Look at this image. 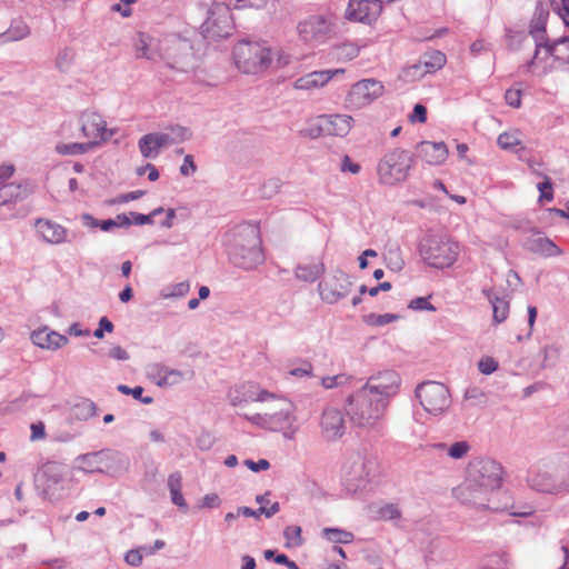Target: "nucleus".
<instances>
[{
    "instance_id": "nucleus-59",
    "label": "nucleus",
    "mask_w": 569,
    "mask_h": 569,
    "mask_svg": "<svg viewBox=\"0 0 569 569\" xmlns=\"http://www.w3.org/2000/svg\"><path fill=\"white\" fill-rule=\"evenodd\" d=\"M312 372V365L310 362H305L302 367L296 368L289 371V373L293 377H305L310 376Z\"/></svg>"
},
{
    "instance_id": "nucleus-20",
    "label": "nucleus",
    "mask_w": 569,
    "mask_h": 569,
    "mask_svg": "<svg viewBox=\"0 0 569 569\" xmlns=\"http://www.w3.org/2000/svg\"><path fill=\"white\" fill-rule=\"evenodd\" d=\"M298 33L305 41H316L322 39L329 31L327 20L321 16H311L300 21Z\"/></svg>"
},
{
    "instance_id": "nucleus-21",
    "label": "nucleus",
    "mask_w": 569,
    "mask_h": 569,
    "mask_svg": "<svg viewBox=\"0 0 569 569\" xmlns=\"http://www.w3.org/2000/svg\"><path fill=\"white\" fill-rule=\"evenodd\" d=\"M31 340L37 347L47 350H57L66 346L69 341L66 336L50 330L48 327L32 331Z\"/></svg>"
},
{
    "instance_id": "nucleus-1",
    "label": "nucleus",
    "mask_w": 569,
    "mask_h": 569,
    "mask_svg": "<svg viewBox=\"0 0 569 569\" xmlns=\"http://www.w3.org/2000/svg\"><path fill=\"white\" fill-rule=\"evenodd\" d=\"M226 247L231 261L243 269H252L264 260L260 230L257 224L243 223L226 236Z\"/></svg>"
},
{
    "instance_id": "nucleus-58",
    "label": "nucleus",
    "mask_w": 569,
    "mask_h": 569,
    "mask_svg": "<svg viewBox=\"0 0 569 569\" xmlns=\"http://www.w3.org/2000/svg\"><path fill=\"white\" fill-rule=\"evenodd\" d=\"M168 487L170 492L181 490L182 481H181V475L176 472L169 476L168 478Z\"/></svg>"
},
{
    "instance_id": "nucleus-27",
    "label": "nucleus",
    "mask_w": 569,
    "mask_h": 569,
    "mask_svg": "<svg viewBox=\"0 0 569 569\" xmlns=\"http://www.w3.org/2000/svg\"><path fill=\"white\" fill-rule=\"evenodd\" d=\"M526 248L538 256L556 257L562 254V250L549 238L536 236L528 239Z\"/></svg>"
},
{
    "instance_id": "nucleus-3",
    "label": "nucleus",
    "mask_w": 569,
    "mask_h": 569,
    "mask_svg": "<svg viewBox=\"0 0 569 569\" xmlns=\"http://www.w3.org/2000/svg\"><path fill=\"white\" fill-rule=\"evenodd\" d=\"M501 485V467L491 460L470 463L466 482L457 489V495L466 502L480 503L479 495H487Z\"/></svg>"
},
{
    "instance_id": "nucleus-2",
    "label": "nucleus",
    "mask_w": 569,
    "mask_h": 569,
    "mask_svg": "<svg viewBox=\"0 0 569 569\" xmlns=\"http://www.w3.org/2000/svg\"><path fill=\"white\" fill-rule=\"evenodd\" d=\"M388 401L360 389L348 399L347 413L355 427L381 433Z\"/></svg>"
},
{
    "instance_id": "nucleus-25",
    "label": "nucleus",
    "mask_w": 569,
    "mask_h": 569,
    "mask_svg": "<svg viewBox=\"0 0 569 569\" xmlns=\"http://www.w3.org/2000/svg\"><path fill=\"white\" fill-rule=\"evenodd\" d=\"M36 230L44 241L52 244L62 243L67 239L66 228L48 219H38Z\"/></svg>"
},
{
    "instance_id": "nucleus-9",
    "label": "nucleus",
    "mask_w": 569,
    "mask_h": 569,
    "mask_svg": "<svg viewBox=\"0 0 569 569\" xmlns=\"http://www.w3.org/2000/svg\"><path fill=\"white\" fill-rule=\"evenodd\" d=\"M201 29L202 33L210 39L228 37L233 29L230 8L224 3H214Z\"/></svg>"
},
{
    "instance_id": "nucleus-32",
    "label": "nucleus",
    "mask_w": 569,
    "mask_h": 569,
    "mask_svg": "<svg viewBox=\"0 0 569 569\" xmlns=\"http://www.w3.org/2000/svg\"><path fill=\"white\" fill-rule=\"evenodd\" d=\"M493 309V320L497 323L503 322L509 315V302L503 298L496 297L491 300Z\"/></svg>"
},
{
    "instance_id": "nucleus-52",
    "label": "nucleus",
    "mask_w": 569,
    "mask_h": 569,
    "mask_svg": "<svg viewBox=\"0 0 569 569\" xmlns=\"http://www.w3.org/2000/svg\"><path fill=\"white\" fill-rule=\"evenodd\" d=\"M142 553L140 549L130 550L126 553L124 560L130 566H139L142 562Z\"/></svg>"
},
{
    "instance_id": "nucleus-15",
    "label": "nucleus",
    "mask_w": 569,
    "mask_h": 569,
    "mask_svg": "<svg viewBox=\"0 0 569 569\" xmlns=\"http://www.w3.org/2000/svg\"><path fill=\"white\" fill-rule=\"evenodd\" d=\"M559 67L549 48V42L538 44L535 54L526 64V71L533 77H545L550 72L558 70Z\"/></svg>"
},
{
    "instance_id": "nucleus-8",
    "label": "nucleus",
    "mask_w": 569,
    "mask_h": 569,
    "mask_svg": "<svg viewBox=\"0 0 569 569\" xmlns=\"http://www.w3.org/2000/svg\"><path fill=\"white\" fill-rule=\"evenodd\" d=\"M417 397L425 410L431 415L442 413L450 406L449 390L441 382L428 381L420 385Z\"/></svg>"
},
{
    "instance_id": "nucleus-37",
    "label": "nucleus",
    "mask_w": 569,
    "mask_h": 569,
    "mask_svg": "<svg viewBox=\"0 0 569 569\" xmlns=\"http://www.w3.org/2000/svg\"><path fill=\"white\" fill-rule=\"evenodd\" d=\"M553 11L562 19L566 27H569V0H549Z\"/></svg>"
},
{
    "instance_id": "nucleus-57",
    "label": "nucleus",
    "mask_w": 569,
    "mask_h": 569,
    "mask_svg": "<svg viewBox=\"0 0 569 569\" xmlns=\"http://www.w3.org/2000/svg\"><path fill=\"white\" fill-rule=\"evenodd\" d=\"M46 437L44 425L42 422L31 425V440H41Z\"/></svg>"
},
{
    "instance_id": "nucleus-42",
    "label": "nucleus",
    "mask_w": 569,
    "mask_h": 569,
    "mask_svg": "<svg viewBox=\"0 0 569 569\" xmlns=\"http://www.w3.org/2000/svg\"><path fill=\"white\" fill-rule=\"evenodd\" d=\"M348 380H349V377L347 375L339 373V375H336V376L322 378L321 385L326 389H332L335 387H338V386H341V385L346 383Z\"/></svg>"
},
{
    "instance_id": "nucleus-6",
    "label": "nucleus",
    "mask_w": 569,
    "mask_h": 569,
    "mask_svg": "<svg viewBox=\"0 0 569 569\" xmlns=\"http://www.w3.org/2000/svg\"><path fill=\"white\" fill-rule=\"evenodd\" d=\"M412 166L411 153L403 149L388 151L378 163L379 181L386 186H395L405 181Z\"/></svg>"
},
{
    "instance_id": "nucleus-17",
    "label": "nucleus",
    "mask_w": 569,
    "mask_h": 569,
    "mask_svg": "<svg viewBox=\"0 0 569 569\" xmlns=\"http://www.w3.org/2000/svg\"><path fill=\"white\" fill-rule=\"evenodd\" d=\"M355 119L350 114L333 113L319 117V130L328 136L346 137L353 128Z\"/></svg>"
},
{
    "instance_id": "nucleus-7",
    "label": "nucleus",
    "mask_w": 569,
    "mask_h": 569,
    "mask_svg": "<svg viewBox=\"0 0 569 569\" xmlns=\"http://www.w3.org/2000/svg\"><path fill=\"white\" fill-rule=\"evenodd\" d=\"M385 86L381 81L368 78L361 79L349 88L343 106L349 111H358L372 104L385 94Z\"/></svg>"
},
{
    "instance_id": "nucleus-60",
    "label": "nucleus",
    "mask_w": 569,
    "mask_h": 569,
    "mask_svg": "<svg viewBox=\"0 0 569 569\" xmlns=\"http://www.w3.org/2000/svg\"><path fill=\"white\" fill-rule=\"evenodd\" d=\"M237 8H261L266 0H236Z\"/></svg>"
},
{
    "instance_id": "nucleus-30",
    "label": "nucleus",
    "mask_w": 569,
    "mask_h": 569,
    "mask_svg": "<svg viewBox=\"0 0 569 569\" xmlns=\"http://www.w3.org/2000/svg\"><path fill=\"white\" fill-rule=\"evenodd\" d=\"M56 152L61 156H77L87 153L92 149V143L87 142H71V143H58L56 146Z\"/></svg>"
},
{
    "instance_id": "nucleus-40",
    "label": "nucleus",
    "mask_w": 569,
    "mask_h": 569,
    "mask_svg": "<svg viewBox=\"0 0 569 569\" xmlns=\"http://www.w3.org/2000/svg\"><path fill=\"white\" fill-rule=\"evenodd\" d=\"M469 450L470 446L467 441H458L449 447L448 456L452 459H461L468 453Z\"/></svg>"
},
{
    "instance_id": "nucleus-35",
    "label": "nucleus",
    "mask_w": 569,
    "mask_h": 569,
    "mask_svg": "<svg viewBox=\"0 0 569 569\" xmlns=\"http://www.w3.org/2000/svg\"><path fill=\"white\" fill-rule=\"evenodd\" d=\"M182 380V373L177 370L163 369L159 372L158 386H173Z\"/></svg>"
},
{
    "instance_id": "nucleus-22",
    "label": "nucleus",
    "mask_w": 569,
    "mask_h": 569,
    "mask_svg": "<svg viewBox=\"0 0 569 569\" xmlns=\"http://www.w3.org/2000/svg\"><path fill=\"white\" fill-rule=\"evenodd\" d=\"M14 171L13 164L0 166V206L7 204L19 197L20 187L10 182Z\"/></svg>"
},
{
    "instance_id": "nucleus-54",
    "label": "nucleus",
    "mask_w": 569,
    "mask_h": 569,
    "mask_svg": "<svg viewBox=\"0 0 569 569\" xmlns=\"http://www.w3.org/2000/svg\"><path fill=\"white\" fill-rule=\"evenodd\" d=\"M341 170L343 172L348 171L353 174H357L360 171V166L353 162L349 156H345L341 163Z\"/></svg>"
},
{
    "instance_id": "nucleus-19",
    "label": "nucleus",
    "mask_w": 569,
    "mask_h": 569,
    "mask_svg": "<svg viewBox=\"0 0 569 569\" xmlns=\"http://www.w3.org/2000/svg\"><path fill=\"white\" fill-rule=\"evenodd\" d=\"M345 73V69L312 71L298 78L293 87L297 90H316L325 87L337 74Z\"/></svg>"
},
{
    "instance_id": "nucleus-11",
    "label": "nucleus",
    "mask_w": 569,
    "mask_h": 569,
    "mask_svg": "<svg viewBox=\"0 0 569 569\" xmlns=\"http://www.w3.org/2000/svg\"><path fill=\"white\" fill-rule=\"evenodd\" d=\"M352 288V282L348 274L337 271L326 277L319 284L321 299L328 303H336L345 298Z\"/></svg>"
},
{
    "instance_id": "nucleus-26",
    "label": "nucleus",
    "mask_w": 569,
    "mask_h": 569,
    "mask_svg": "<svg viewBox=\"0 0 569 569\" xmlns=\"http://www.w3.org/2000/svg\"><path fill=\"white\" fill-rule=\"evenodd\" d=\"M110 468V456L106 452H93L78 458V469L83 472H103Z\"/></svg>"
},
{
    "instance_id": "nucleus-5",
    "label": "nucleus",
    "mask_w": 569,
    "mask_h": 569,
    "mask_svg": "<svg viewBox=\"0 0 569 569\" xmlns=\"http://www.w3.org/2000/svg\"><path fill=\"white\" fill-rule=\"evenodd\" d=\"M419 252L429 266L448 268L458 259L459 244L446 236H427L420 242Z\"/></svg>"
},
{
    "instance_id": "nucleus-56",
    "label": "nucleus",
    "mask_w": 569,
    "mask_h": 569,
    "mask_svg": "<svg viewBox=\"0 0 569 569\" xmlns=\"http://www.w3.org/2000/svg\"><path fill=\"white\" fill-rule=\"evenodd\" d=\"M244 463H246V466H247L250 470H252V471H254V472H258V471H261V470H267V469H269V467H270L269 461H268V460H266V459H260V460H259V461H257V462H254V461H252V460H246V462H244Z\"/></svg>"
},
{
    "instance_id": "nucleus-18",
    "label": "nucleus",
    "mask_w": 569,
    "mask_h": 569,
    "mask_svg": "<svg viewBox=\"0 0 569 569\" xmlns=\"http://www.w3.org/2000/svg\"><path fill=\"white\" fill-rule=\"evenodd\" d=\"M278 407V410L267 412L262 418V423L274 431L284 430L295 421L293 405L290 401L281 399ZM257 419L260 420L261 416H258Z\"/></svg>"
},
{
    "instance_id": "nucleus-53",
    "label": "nucleus",
    "mask_w": 569,
    "mask_h": 569,
    "mask_svg": "<svg viewBox=\"0 0 569 569\" xmlns=\"http://www.w3.org/2000/svg\"><path fill=\"white\" fill-rule=\"evenodd\" d=\"M197 167L194 164L192 156L188 154L183 159V163L180 167V172L182 176L192 174L196 171Z\"/></svg>"
},
{
    "instance_id": "nucleus-4",
    "label": "nucleus",
    "mask_w": 569,
    "mask_h": 569,
    "mask_svg": "<svg viewBox=\"0 0 569 569\" xmlns=\"http://www.w3.org/2000/svg\"><path fill=\"white\" fill-rule=\"evenodd\" d=\"M233 60L243 73L258 74L272 67V51L260 42L242 41L233 48Z\"/></svg>"
},
{
    "instance_id": "nucleus-38",
    "label": "nucleus",
    "mask_w": 569,
    "mask_h": 569,
    "mask_svg": "<svg viewBox=\"0 0 569 569\" xmlns=\"http://www.w3.org/2000/svg\"><path fill=\"white\" fill-rule=\"evenodd\" d=\"M267 496H268V493L257 497V502L260 503V508L258 509V512L260 515H266L267 517H271V516L276 515L280 510V508H279L278 502H273L270 506H268L269 500L267 499Z\"/></svg>"
},
{
    "instance_id": "nucleus-51",
    "label": "nucleus",
    "mask_w": 569,
    "mask_h": 569,
    "mask_svg": "<svg viewBox=\"0 0 569 569\" xmlns=\"http://www.w3.org/2000/svg\"><path fill=\"white\" fill-rule=\"evenodd\" d=\"M284 536L288 541H295V545H301V528L298 526L287 527L284 530Z\"/></svg>"
},
{
    "instance_id": "nucleus-50",
    "label": "nucleus",
    "mask_w": 569,
    "mask_h": 569,
    "mask_svg": "<svg viewBox=\"0 0 569 569\" xmlns=\"http://www.w3.org/2000/svg\"><path fill=\"white\" fill-rule=\"evenodd\" d=\"M409 308L413 310H430L435 311V307L428 301L427 298L419 297L410 301Z\"/></svg>"
},
{
    "instance_id": "nucleus-45",
    "label": "nucleus",
    "mask_w": 569,
    "mask_h": 569,
    "mask_svg": "<svg viewBox=\"0 0 569 569\" xmlns=\"http://www.w3.org/2000/svg\"><path fill=\"white\" fill-rule=\"evenodd\" d=\"M76 53L71 49H64L57 57V66L59 69H66L74 59Z\"/></svg>"
},
{
    "instance_id": "nucleus-16",
    "label": "nucleus",
    "mask_w": 569,
    "mask_h": 569,
    "mask_svg": "<svg viewBox=\"0 0 569 569\" xmlns=\"http://www.w3.org/2000/svg\"><path fill=\"white\" fill-rule=\"evenodd\" d=\"M320 432L326 441H336L345 435V417L339 409L328 408L322 412L320 418Z\"/></svg>"
},
{
    "instance_id": "nucleus-46",
    "label": "nucleus",
    "mask_w": 569,
    "mask_h": 569,
    "mask_svg": "<svg viewBox=\"0 0 569 569\" xmlns=\"http://www.w3.org/2000/svg\"><path fill=\"white\" fill-rule=\"evenodd\" d=\"M478 368L480 372L490 375L498 369V362L491 357H486L479 361Z\"/></svg>"
},
{
    "instance_id": "nucleus-23",
    "label": "nucleus",
    "mask_w": 569,
    "mask_h": 569,
    "mask_svg": "<svg viewBox=\"0 0 569 569\" xmlns=\"http://www.w3.org/2000/svg\"><path fill=\"white\" fill-rule=\"evenodd\" d=\"M172 139L162 132L148 133L139 140V150L144 158H156L161 148L169 146Z\"/></svg>"
},
{
    "instance_id": "nucleus-39",
    "label": "nucleus",
    "mask_w": 569,
    "mask_h": 569,
    "mask_svg": "<svg viewBox=\"0 0 569 569\" xmlns=\"http://www.w3.org/2000/svg\"><path fill=\"white\" fill-rule=\"evenodd\" d=\"M378 516L383 520L399 519L401 517V511L396 503H388L378 510Z\"/></svg>"
},
{
    "instance_id": "nucleus-55",
    "label": "nucleus",
    "mask_w": 569,
    "mask_h": 569,
    "mask_svg": "<svg viewBox=\"0 0 569 569\" xmlns=\"http://www.w3.org/2000/svg\"><path fill=\"white\" fill-rule=\"evenodd\" d=\"M136 1L137 0H120V3L113 6V10L120 12L123 17H129L131 14L130 6Z\"/></svg>"
},
{
    "instance_id": "nucleus-44",
    "label": "nucleus",
    "mask_w": 569,
    "mask_h": 569,
    "mask_svg": "<svg viewBox=\"0 0 569 569\" xmlns=\"http://www.w3.org/2000/svg\"><path fill=\"white\" fill-rule=\"evenodd\" d=\"M446 63V56L440 51H435L429 56V60L425 61L426 67H431L432 69H441Z\"/></svg>"
},
{
    "instance_id": "nucleus-41",
    "label": "nucleus",
    "mask_w": 569,
    "mask_h": 569,
    "mask_svg": "<svg viewBox=\"0 0 569 569\" xmlns=\"http://www.w3.org/2000/svg\"><path fill=\"white\" fill-rule=\"evenodd\" d=\"M507 566V558L502 555H491L485 559V569H505Z\"/></svg>"
},
{
    "instance_id": "nucleus-24",
    "label": "nucleus",
    "mask_w": 569,
    "mask_h": 569,
    "mask_svg": "<svg viewBox=\"0 0 569 569\" xmlns=\"http://www.w3.org/2000/svg\"><path fill=\"white\" fill-rule=\"evenodd\" d=\"M418 156L428 164L439 166L448 157V148L445 142L422 141L418 146Z\"/></svg>"
},
{
    "instance_id": "nucleus-36",
    "label": "nucleus",
    "mask_w": 569,
    "mask_h": 569,
    "mask_svg": "<svg viewBox=\"0 0 569 569\" xmlns=\"http://www.w3.org/2000/svg\"><path fill=\"white\" fill-rule=\"evenodd\" d=\"M336 56L340 61H349L359 56V48L351 43L342 44L337 48Z\"/></svg>"
},
{
    "instance_id": "nucleus-49",
    "label": "nucleus",
    "mask_w": 569,
    "mask_h": 569,
    "mask_svg": "<svg viewBox=\"0 0 569 569\" xmlns=\"http://www.w3.org/2000/svg\"><path fill=\"white\" fill-rule=\"evenodd\" d=\"M411 122L418 121L425 123L427 121V109L425 106L418 103L415 106L412 113L409 116Z\"/></svg>"
},
{
    "instance_id": "nucleus-43",
    "label": "nucleus",
    "mask_w": 569,
    "mask_h": 569,
    "mask_svg": "<svg viewBox=\"0 0 569 569\" xmlns=\"http://www.w3.org/2000/svg\"><path fill=\"white\" fill-rule=\"evenodd\" d=\"M118 390L123 395H132L134 399L142 400L144 403H150L152 401L151 398H141L143 393V388L138 386L136 388H129L126 385H119Z\"/></svg>"
},
{
    "instance_id": "nucleus-12",
    "label": "nucleus",
    "mask_w": 569,
    "mask_h": 569,
    "mask_svg": "<svg viewBox=\"0 0 569 569\" xmlns=\"http://www.w3.org/2000/svg\"><path fill=\"white\" fill-rule=\"evenodd\" d=\"M81 132L92 143V148L107 142L112 131L107 128L104 119L94 111H87L81 116Z\"/></svg>"
},
{
    "instance_id": "nucleus-62",
    "label": "nucleus",
    "mask_w": 569,
    "mask_h": 569,
    "mask_svg": "<svg viewBox=\"0 0 569 569\" xmlns=\"http://www.w3.org/2000/svg\"><path fill=\"white\" fill-rule=\"evenodd\" d=\"M538 188L541 191V197L547 200H551L553 198L551 182L548 179L539 183Z\"/></svg>"
},
{
    "instance_id": "nucleus-29",
    "label": "nucleus",
    "mask_w": 569,
    "mask_h": 569,
    "mask_svg": "<svg viewBox=\"0 0 569 569\" xmlns=\"http://www.w3.org/2000/svg\"><path fill=\"white\" fill-rule=\"evenodd\" d=\"M322 272L323 264L321 262L300 264L296 269L297 278L307 282L317 280Z\"/></svg>"
},
{
    "instance_id": "nucleus-33",
    "label": "nucleus",
    "mask_w": 569,
    "mask_h": 569,
    "mask_svg": "<svg viewBox=\"0 0 569 569\" xmlns=\"http://www.w3.org/2000/svg\"><path fill=\"white\" fill-rule=\"evenodd\" d=\"M323 535L328 540L336 543H349L353 540L351 532L337 528H327L323 530Z\"/></svg>"
},
{
    "instance_id": "nucleus-13",
    "label": "nucleus",
    "mask_w": 569,
    "mask_h": 569,
    "mask_svg": "<svg viewBox=\"0 0 569 569\" xmlns=\"http://www.w3.org/2000/svg\"><path fill=\"white\" fill-rule=\"evenodd\" d=\"M399 386L400 378L398 373L392 370H387L370 377L361 389L367 390L368 393L373 397L387 400V398L398 392Z\"/></svg>"
},
{
    "instance_id": "nucleus-47",
    "label": "nucleus",
    "mask_w": 569,
    "mask_h": 569,
    "mask_svg": "<svg viewBox=\"0 0 569 569\" xmlns=\"http://www.w3.org/2000/svg\"><path fill=\"white\" fill-rule=\"evenodd\" d=\"M507 104L513 108H519L521 104V90L508 89L505 93Z\"/></svg>"
},
{
    "instance_id": "nucleus-31",
    "label": "nucleus",
    "mask_w": 569,
    "mask_h": 569,
    "mask_svg": "<svg viewBox=\"0 0 569 569\" xmlns=\"http://www.w3.org/2000/svg\"><path fill=\"white\" fill-rule=\"evenodd\" d=\"M399 318L400 317L395 313L379 315V313L371 312V313L363 316L362 321L369 327H382V326L389 325L393 321H397Z\"/></svg>"
},
{
    "instance_id": "nucleus-64",
    "label": "nucleus",
    "mask_w": 569,
    "mask_h": 569,
    "mask_svg": "<svg viewBox=\"0 0 569 569\" xmlns=\"http://www.w3.org/2000/svg\"><path fill=\"white\" fill-rule=\"evenodd\" d=\"M171 493V498H172V502L174 505H177L178 507H186V501H184V498L181 493V490H177V491H172L170 492Z\"/></svg>"
},
{
    "instance_id": "nucleus-61",
    "label": "nucleus",
    "mask_w": 569,
    "mask_h": 569,
    "mask_svg": "<svg viewBox=\"0 0 569 569\" xmlns=\"http://www.w3.org/2000/svg\"><path fill=\"white\" fill-rule=\"evenodd\" d=\"M109 356L117 360H127L129 358L128 352L120 346H114L109 350Z\"/></svg>"
},
{
    "instance_id": "nucleus-34",
    "label": "nucleus",
    "mask_w": 569,
    "mask_h": 569,
    "mask_svg": "<svg viewBox=\"0 0 569 569\" xmlns=\"http://www.w3.org/2000/svg\"><path fill=\"white\" fill-rule=\"evenodd\" d=\"M520 133L517 130L502 132L498 137V144L502 149H512L513 147L520 144Z\"/></svg>"
},
{
    "instance_id": "nucleus-14",
    "label": "nucleus",
    "mask_w": 569,
    "mask_h": 569,
    "mask_svg": "<svg viewBox=\"0 0 569 569\" xmlns=\"http://www.w3.org/2000/svg\"><path fill=\"white\" fill-rule=\"evenodd\" d=\"M381 11V0H349L346 17L351 21L371 23Z\"/></svg>"
},
{
    "instance_id": "nucleus-48",
    "label": "nucleus",
    "mask_w": 569,
    "mask_h": 569,
    "mask_svg": "<svg viewBox=\"0 0 569 569\" xmlns=\"http://www.w3.org/2000/svg\"><path fill=\"white\" fill-rule=\"evenodd\" d=\"M272 66L274 64L276 68H283L290 63L291 56L280 49L272 53Z\"/></svg>"
},
{
    "instance_id": "nucleus-28",
    "label": "nucleus",
    "mask_w": 569,
    "mask_h": 569,
    "mask_svg": "<svg viewBox=\"0 0 569 569\" xmlns=\"http://www.w3.org/2000/svg\"><path fill=\"white\" fill-rule=\"evenodd\" d=\"M552 57H555L559 69L569 66V38H561L549 43Z\"/></svg>"
},
{
    "instance_id": "nucleus-10",
    "label": "nucleus",
    "mask_w": 569,
    "mask_h": 569,
    "mask_svg": "<svg viewBox=\"0 0 569 569\" xmlns=\"http://www.w3.org/2000/svg\"><path fill=\"white\" fill-rule=\"evenodd\" d=\"M377 461L372 456L356 452L348 457L342 467V473L347 483L358 485L368 480L376 470Z\"/></svg>"
},
{
    "instance_id": "nucleus-63",
    "label": "nucleus",
    "mask_w": 569,
    "mask_h": 569,
    "mask_svg": "<svg viewBox=\"0 0 569 569\" xmlns=\"http://www.w3.org/2000/svg\"><path fill=\"white\" fill-rule=\"evenodd\" d=\"M68 333L74 337H88L90 335V330L81 329V326L79 323H72L68 329Z\"/></svg>"
}]
</instances>
